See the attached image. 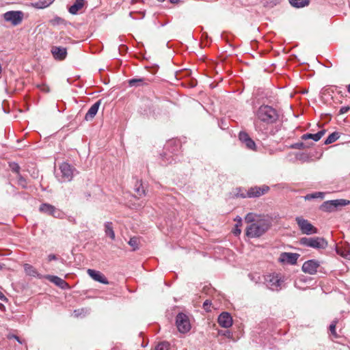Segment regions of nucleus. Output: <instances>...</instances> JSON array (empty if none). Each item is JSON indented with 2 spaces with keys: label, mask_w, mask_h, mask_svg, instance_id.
<instances>
[{
  "label": "nucleus",
  "mask_w": 350,
  "mask_h": 350,
  "mask_svg": "<svg viewBox=\"0 0 350 350\" xmlns=\"http://www.w3.org/2000/svg\"><path fill=\"white\" fill-rule=\"evenodd\" d=\"M271 227L270 219L263 216L262 219L248 225L246 228V235L250 238H256L262 235Z\"/></svg>",
  "instance_id": "obj_1"
},
{
  "label": "nucleus",
  "mask_w": 350,
  "mask_h": 350,
  "mask_svg": "<svg viewBox=\"0 0 350 350\" xmlns=\"http://www.w3.org/2000/svg\"><path fill=\"white\" fill-rule=\"evenodd\" d=\"M257 119L267 124H273L278 119L277 111L271 106L261 105L256 113Z\"/></svg>",
  "instance_id": "obj_2"
},
{
  "label": "nucleus",
  "mask_w": 350,
  "mask_h": 350,
  "mask_svg": "<svg viewBox=\"0 0 350 350\" xmlns=\"http://www.w3.org/2000/svg\"><path fill=\"white\" fill-rule=\"evenodd\" d=\"M300 245L317 250H323L327 247V241L323 237H302L299 239Z\"/></svg>",
  "instance_id": "obj_3"
},
{
  "label": "nucleus",
  "mask_w": 350,
  "mask_h": 350,
  "mask_svg": "<svg viewBox=\"0 0 350 350\" xmlns=\"http://www.w3.org/2000/svg\"><path fill=\"white\" fill-rule=\"evenodd\" d=\"M349 204V201L344 199L328 200L324 202L320 208L325 212L335 211L338 207L344 206Z\"/></svg>",
  "instance_id": "obj_4"
},
{
  "label": "nucleus",
  "mask_w": 350,
  "mask_h": 350,
  "mask_svg": "<svg viewBox=\"0 0 350 350\" xmlns=\"http://www.w3.org/2000/svg\"><path fill=\"white\" fill-rule=\"evenodd\" d=\"M295 221L302 234H312L318 232V230L308 220L301 217H297Z\"/></svg>",
  "instance_id": "obj_5"
},
{
  "label": "nucleus",
  "mask_w": 350,
  "mask_h": 350,
  "mask_svg": "<svg viewBox=\"0 0 350 350\" xmlns=\"http://www.w3.org/2000/svg\"><path fill=\"white\" fill-rule=\"evenodd\" d=\"M176 325L180 333H187L191 329L189 317L184 313H178L176 318Z\"/></svg>",
  "instance_id": "obj_6"
},
{
  "label": "nucleus",
  "mask_w": 350,
  "mask_h": 350,
  "mask_svg": "<svg viewBox=\"0 0 350 350\" xmlns=\"http://www.w3.org/2000/svg\"><path fill=\"white\" fill-rule=\"evenodd\" d=\"M265 282L271 290L279 291L282 288L284 280L278 273L269 274L265 278Z\"/></svg>",
  "instance_id": "obj_7"
},
{
  "label": "nucleus",
  "mask_w": 350,
  "mask_h": 350,
  "mask_svg": "<svg viewBox=\"0 0 350 350\" xmlns=\"http://www.w3.org/2000/svg\"><path fill=\"white\" fill-rule=\"evenodd\" d=\"M269 190V187L266 185L262 187H250L245 193H242V198H258L265 193Z\"/></svg>",
  "instance_id": "obj_8"
},
{
  "label": "nucleus",
  "mask_w": 350,
  "mask_h": 350,
  "mask_svg": "<svg viewBox=\"0 0 350 350\" xmlns=\"http://www.w3.org/2000/svg\"><path fill=\"white\" fill-rule=\"evenodd\" d=\"M3 18L5 21L16 26L22 22L23 13L21 11H8L3 14Z\"/></svg>",
  "instance_id": "obj_9"
},
{
  "label": "nucleus",
  "mask_w": 350,
  "mask_h": 350,
  "mask_svg": "<svg viewBox=\"0 0 350 350\" xmlns=\"http://www.w3.org/2000/svg\"><path fill=\"white\" fill-rule=\"evenodd\" d=\"M39 211L41 213L48 214L56 218H61L62 215V213L59 209L47 203L42 204L40 206Z\"/></svg>",
  "instance_id": "obj_10"
},
{
  "label": "nucleus",
  "mask_w": 350,
  "mask_h": 350,
  "mask_svg": "<svg viewBox=\"0 0 350 350\" xmlns=\"http://www.w3.org/2000/svg\"><path fill=\"white\" fill-rule=\"evenodd\" d=\"M239 140L245 146V147L251 150H256V145L254 141L249 136L248 133L245 131H241L239 133Z\"/></svg>",
  "instance_id": "obj_11"
},
{
  "label": "nucleus",
  "mask_w": 350,
  "mask_h": 350,
  "mask_svg": "<svg viewBox=\"0 0 350 350\" xmlns=\"http://www.w3.org/2000/svg\"><path fill=\"white\" fill-rule=\"evenodd\" d=\"M319 262L314 260H309L306 261L302 265V271L310 275L315 274L317 269L319 267Z\"/></svg>",
  "instance_id": "obj_12"
},
{
  "label": "nucleus",
  "mask_w": 350,
  "mask_h": 350,
  "mask_svg": "<svg viewBox=\"0 0 350 350\" xmlns=\"http://www.w3.org/2000/svg\"><path fill=\"white\" fill-rule=\"evenodd\" d=\"M299 254L295 253H290V252H282L278 260L282 263H288L290 265H295L297 263Z\"/></svg>",
  "instance_id": "obj_13"
},
{
  "label": "nucleus",
  "mask_w": 350,
  "mask_h": 350,
  "mask_svg": "<svg viewBox=\"0 0 350 350\" xmlns=\"http://www.w3.org/2000/svg\"><path fill=\"white\" fill-rule=\"evenodd\" d=\"M59 169L62 176L65 180L70 181L73 177L74 168L68 163H63L60 165Z\"/></svg>",
  "instance_id": "obj_14"
},
{
  "label": "nucleus",
  "mask_w": 350,
  "mask_h": 350,
  "mask_svg": "<svg viewBox=\"0 0 350 350\" xmlns=\"http://www.w3.org/2000/svg\"><path fill=\"white\" fill-rule=\"evenodd\" d=\"M88 274L91 277L94 281L98 282L101 284H108L109 281L105 277V275L99 271H96L92 269H88L87 270Z\"/></svg>",
  "instance_id": "obj_15"
},
{
  "label": "nucleus",
  "mask_w": 350,
  "mask_h": 350,
  "mask_svg": "<svg viewBox=\"0 0 350 350\" xmlns=\"http://www.w3.org/2000/svg\"><path fill=\"white\" fill-rule=\"evenodd\" d=\"M51 53L53 57L59 61L65 59L67 56V50L64 47L53 46L51 48Z\"/></svg>",
  "instance_id": "obj_16"
},
{
  "label": "nucleus",
  "mask_w": 350,
  "mask_h": 350,
  "mask_svg": "<svg viewBox=\"0 0 350 350\" xmlns=\"http://www.w3.org/2000/svg\"><path fill=\"white\" fill-rule=\"evenodd\" d=\"M218 323L221 327L228 328L232 325V319L228 312H222L218 317Z\"/></svg>",
  "instance_id": "obj_17"
},
{
  "label": "nucleus",
  "mask_w": 350,
  "mask_h": 350,
  "mask_svg": "<svg viewBox=\"0 0 350 350\" xmlns=\"http://www.w3.org/2000/svg\"><path fill=\"white\" fill-rule=\"evenodd\" d=\"M44 278L62 289H66L69 288L68 284L65 280L57 276L46 275L44 276Z\"/></svg>",
  "instance_id": "obj_18"
},
{
  "label": "nucleus",
  "mask_w": 350,
  "mask_h": 350,
  "mask_svg": "<svg viewBox=\"0 0 350 350\" xmlns=\"http://www.w3.org/2000/svg\"><path fill=\"white\" fill-rule=\"evenodd\" d=\"M100 105V100H98L90 107L85 116V119L87 121H90L94 118L98 112Z\"/></svg>",
  "instance_id": "obj_19"
},
{
  "label": "nucleus",
  "mask_w": 350,
  "mask_h": 350,
  "mask_svg": "<svg viewBox=\"0 0 350 350\" xmlns=\"http://www.w3.org/2000/svg\"><path fill=\"white\" fill-rule=\"evenodd\" d=\"M325 129L319 131L315 134L306 133L301 136V139L304 140L313 139L315 142H318L325 133Z\"/></svg>",
  "instance_id": "obj_20"
},
{
  "label": "nucleus",
  "mask_w": 350,
  "mask_h": 350,
  "mask_svg": "<svg viewBox=\"0 0 350 350\" xmlns=\"http://www.w3.org/2000/svg\"><path fill=\"white\" fill-rule=\"evenodd\" d=\"M85 3V0H76L74 4L69 8V12L72 14H76L83 8Z\"/></svg>",
  "instance_id": "obj_21"
},
{
  "label": "nucleus",
  "mask_w": 350,
  "mask_h": 350,
  "mask_svg": "<svg viewBox=\"0 0 350 350\" xmlns=\"http://www.w3.org/2000/svg\"><path fill=\"white\" fill-rule=\"evenodd\" d=\"M23 267L25 272L27 275L32 277H38L39 278H41L42 277L40 274L38 273L36 269L34 268L32 265L25 263L24 264Z\"/></svg>",
  "instance_id": "obj_22"
},
{
  "label": "nucleus",
  "mask_w": 350,
  "mask_h": 350,
  "mask_svg": "<svg viewBox=\"0 0 350 350\" xmlns=\"http://www.w3.org/2000/svg\"><path fill=\"white\" fill-rule=\"evenodd\" d=\"M263 216L257 215L254 213H250L247 214L245 217V220L247 224H253L257 222L258 220L262 219Z\"/></svg>",
  "instance_id": "obj_23"
},
{
  "label": "nucleus",
  "mask_w": 350,
  "mask_h": 350,
  "mask_svg": "<svg viewBox=\"0 0 350 350\" xmlns=\"http://www.w3.org/2000/svg\"><path fill=\"white\" fill-rule=\"evenodd\" d=\"M289 2L292 6L300 8L308 5L310 0H289Z\"/></svg>",
  "instance_id": "obj_24"
},
{
  "label": "nucleus",
  "mask_w": 350,
  "mask_h": 350,
  "mask_svg": "<svg viewBox=\"0 0 350 350\" xmlns=\"http://www.w3.org/2000/svg\"><path fill=\"white\" fill-rule=\"evenodd\" d=\"M129 85L130 87L135 86H143L144 85H147L148 83L145 81L144 79H132L129 80L128 81Z\"/></svg>",
  "instance_id": "obj_25"
},
{
  "label": "nucleus",
  "mask_w": 350,
  "mask_h": 350,
  "mask_svg": "<svg viewBox=\"0 0 350 350\" xmlns=\"http://www.w3.org/2000/svg\"><path fill=\"white\" fill-rule=\"evenodd\" d=\"M105 232L112 240L115 239V232L113 230V225L111 222L105 223Z\"/></svg>",
  "instance_id": "obj_26"
},
{
  "label": "nucleus",
  "mask_w": 350,
  "mask_h": 350,
  "mask_svg": "<svg viewBox=\"0 0 350 350\" xmlns=\"http://www.w3.org/2000/svg\"><path fill=\"white\" fill-rule=\"evenodd\" d=\"M339 138V134L337 132H334L330 134L325 141V144H330L334 143Z\"/></svg>",
  "instance_id": "obj_27"
},
{
  "label": "nucleus",
  "mask_w": 350,
  "mask_h": 350,
  "mask_svg": "<svg viewBox=\"0 0 350 350\" xmlns=\"http://www.w3.org/2000/svg\"><path fill=\"white\" fill-rule=\"evenodd\" d=\"M324 196H325V193H323V192H315L313 193L306 195L305 196V199L310 200L311 199L318 198H323Z\"/></svg>",
  "instance_id": "obj_28"
},
{
  "label": "nucleus",
  "mask_w": 350,
  "mask_h": 350,
  "mask_svg": "<svg viewBox=\"0 0 350 350\" xmlns=\"http://www.w3.org/2000/svg\"><path fill=\"white\" fill-rule=\"evenodd\" d=\"M9 167L10 168V170L18 174V176L20 174V170H21V167L20 166L18 165V163H14V162H11L9 163Z\"/></svg>",
  "instance_id": "obj_29"
},
{
  "label": "nucleus",
  "mask_w": 350,
  "mask_h": 350,
  "mask_svg": "<svg viewBox=\"0 0 350 350\" xmlns=\"http://www.w3.org/2000/svg\"><path fill=\"white\" fill-rule=\"evenodd\" d=\"M170 344L167 342H159L156 347L154 350H168Z\"/></svg>",
  "instance_id": "obj_30"
},
{
  "label": "nucleus",
  "mask_w": 350,
  "mask_h": 350,
  "mask_svg": "<svg viewBox=\"0 0 350 350\" xmlns=\"http://www.w3.org/2000/svg\"><path fill=\"white\" fill-rule=\"evenodd\" d=\"M65 21L60 17H55L50 21L51 25L53 26L64 24Z\"/></svg>",
  "instance_id": "obj_31"
},
{
  "label": "nucleus",
  "mask_w": 350,
  "mask_h": 350,
  "mask_svg": "<svg viewBox=\"0 0 350 350\" xmlns=\"http://www.w3.org/2000/svg\"><path fill=\"white\" fill-rule=\"evenodd\" d=\"M291 148H293V149L301 150V149H305V148H308V146H306L303 142H297V143L292 144L291 146Z\"/></svg>",
  "instance_id": "obj_32"
},
{
  "label": "nucleus",
  "mask_w": 350,
  "mask_h": 350,
  "mask_svg": "<svg viewBox=\"0 0 350 350\" xmlns=\"http://www.w3.org/2000/svg\"><path fill=\"white\" fill-rule=\"evenodd\" d=\"M18 184L23 188L27 187V181L21 174L18 176Z\"/></svg>",
  "instance_id": "obj_33"
},
{
  "label": "nucleus",
  "mask_w": 350,
  "mask_h": 350,
  "mask_svg": "<svg viewBox=\"0 0 350 350\" xmlns=\"http://www.w3.org/2000/svg\"><path fill=\"white\" fill-rule=\"evenodd\" d=\"M129 244L133 247V250H136L138 245V239L135 237L131 238Z\"/></svg>",
  "instance_id": "obj_34"
},
{
  "label": "nucleus",
  "mask_w": 350,
  "mask_h": 350,
  "mask_svg": "<svg viewBox=\"0 0 350 350\" xmlns=\"http://www.w3.org/2000/svg\"><path fill=\"white\" fill-rule=\"evenodd\" d=\"M337 252H338V254H339L342 256L345 257V258L350 260V253L349 252L341 251L340 248L337 249Z\"/></svg>",
  "instance_id": "obj_35"
},
{
  "label": "nucleus",
  "mask_w": 350,
  "mask_h": 350,
  "mask_svg": "<svg viewBox=\"0 0 350 350\" xmlns=\"http://www.w3.org/2000/svg\"><path fill=\"white\" fill-rule=\"evenodd\" d=\"M240 226H241V225L239 224H235V226H234V228L232 231V232L234 233V234L235 235H239L241 232V230L240 229Z\"/></svg>",
  "instance_id": "obj_36"
},
{
  "label": "nucleus",
  "mask_w": 350,
  "mask_h": 350,
  "mask_svg": "<svg viewBox=\"0 0 350 350\" xmlns=\"http://www.w3.org/2000/svg\"><path fill=\"white\" fill-rule=\"evenodd\" d=\"M329 331L331 332V334L334 336H336L337 334H336V322H333L330 325H329Z\"/></svg>",
  "instance_id": "obj_37"
},
{
  "label": "nucleus",
  "mask_w": 350,
  "mask_h": 350,
  "mask_svg": "<svg viewBox=\"0 0 350 350\" xmlns=\"http://www.w3.org/2000/svg\"><path fill=\"white\" fill-rule=\"evenodd\" d=\"M38 88H39L42 91L45 92H49L50 90L49 86L45 84L39 85H38Z\"/></svg>",
  "instance_id": "obj_38"
},
{
  "label": "nucleus",
  "mask_w": 350,
  "mask_h": 350,
  "mask_svg": "<svg viewBox=\"0 0 350 350\" xmlns=\"http://www.w3.org/2000/svg\"><path fill=\"white\" fill-rule=\"evenodd\" d=\"M349 109H350V107L349 106L342 107L340 109L339 113L340 114H344L345 113H347L349 111Z\"/></svg>",
  "instance_id": "obj_39"
},
{
  "label": "nucleus",
  "mask_w": 350,
  "mask_h": 350,
  "mask_svg": "<svg viewBox=\"0 0 350 350\" xmlns=\"http://www.w3.org/2000/svg\"><path fill=\"white\" fill-rule=\"evenodd\" d=\"M211 303L209 300L206 299L203 304V308L206 310H208V307L211 306Z\"/></svg>",
  "instance_id": "obj_40"
},
{
  "label": "nucleus",
  "mask_w": 350,
  "mask_h": 350,
  "mask_svg": "<svg viewBox=\"0 0 350 350\" xmlns=\"http://www.w3.org/2000/svg\"><path fill=\"white\" fill-rule=\"evenodd\" d=\"M8 338H10V339H11V338L16 339V340H17V341H18V342L21 343V340H20L19 338H18L17 336H16V335H14V334L9 335V336H8Z\"/></svg>",
  "instance_id": "obj_41"
},
{
  "label": "nucleus",
  "mask_w": 350,
  "mask_h": 350,
  "mask_svg": "<svg viewBox=\"0 0 350 350\" xmlns=\"http://www.w3.org/2000/svg\"><path fill=\"white\" fill-rule=\"evenodd\" d=\"M55 259H56V256L54 254H49L48 256V261L49 262H51V260H55Z\"/></svg>",
  "instance_id": "obj_42"
},
{
  "label": "nucleus",
  "mask_w": 350,
  "mask_h": 350,
  "mask_svg": "<svg viewBox=\"0 0 350 350\" xmlns=\"http://www.w3.org/2000/svg\"><path fill=\"white\" fill-rule=\"evenodd\" d=\"M51 1H49V3L47 2H44V3H42V5L39 6L40 8H46L49 5H50L51 3Z\"/></svg>",
  "instance_id": "obj_43"
},
{
  "label": "nucleus",
  "mask_w": 350,
  "mask_h": 350,
  "mask_svg": "<svg viewBox=\"0 0 350 350\" xmlns=\"http://www.w3.org/2000/svg\"><path fill=\"white\" fill-rule=\"evenodd\" d=\"M234 221L237 222V224H239L240 225H242V219L241 218L239 217V216H237L235 219H234Z\"/></svg>",
  "instance_id": "obj_44"
},
{
  "label": "nucleus",
  "mask_w": 350,
  "mask_h": 350,
  "mask_svg": "<svg viewBox=\"0 0 350 350\" xmlns=\"http://www.w3.org/2000/svg\"><path fill=\"white\" fill-rule=\"evenodd\" d=\"M0 299L3 301L7 300V298L5 297V295L3 294L1 291H0Z\"/></svg>",
  "instance_id": "obj_45"
},
{
  "label": "nucleus",
  "mask_w": 350,
  "mask_h": 350,
  "mask_svg": "<svg viewBox=\"0 0 350 350\" xmlns=\"http://www.w3.org/2000/svg\"><path fill=\"white\" fill-rule=\"evenodd\" d=\"M180 0H170V3H178L179 2Z\"/></svg>",
  "instance_id": "obj_46"
},
{
  "label": "nucleus",
  "mask_w": 350,
  "mask_h": 350,
  "mask_svg": "<svg viewBox=\"0 0 350 350\" xmlns=\"http://www.w3.org/2000/svg\"><path fill=\"white\" fill-rule=\"evenodd\" d=\"M5 267V265L0 264V270L3 269Z\"/></svg>",
  "instance_id": "obj_47"
},
{
  "label": "nucleus",
  "mask_w": 350,
  "mask_h": 350,
  "mask_svg": "<svg viewBox=\"0 0 350 350\" xmlns=\"http://www.w3.org/2000/svg\"><path fill=\"white\" fill-rule=\"evenodd\" d=\"M347 90H348L349 93H350V84L347 87Z\"/></svg>",
  "instance_id": "obj_48"
},
{
  "label": "nucleus",
  "mask_w": 350,
  "mask_h": 350,
  "mask_svg": "<svg viewBox=\"0 0 350 350\" xmlns=\"http://www.w3.org/2000/svg\"><path fill=\"white\" fill-rule=\"evenodd\" d=\"M158 1H160V2H163V1H164L165 0H158Z\"/></svg>",
  "instance_id": "obj_49"
},
{
  "label": "nucleus",
  "mask_w": 350,
  "mask_h": 350,
  "mask_svg": "<svg viewBox=\"0 0 350 350\" xmlns=\"http://www.w3.org/2000/svg\"><path fill=\"white\" fill-rule=\"evenodd\" d=\"M142 194H144V195L145 194V192L144 190L142 191Z\"/></svg>",
  "instance_id": "obj_50"
},
{
  "label": "nucleus",
  "mask_w": 350,
  "mask_h": 350,
  "mask_svg": "<svg viewBox=\"0 0 350 350\" xmlns=\"http://www.w3.org/2000/svg\"><path fill=\"white\" fill-rule=\"evenodd\" d=\"M3 306V304H0V308Z\"/></svg>",
  "instance_id": "obj_51"
}]
</instances>
